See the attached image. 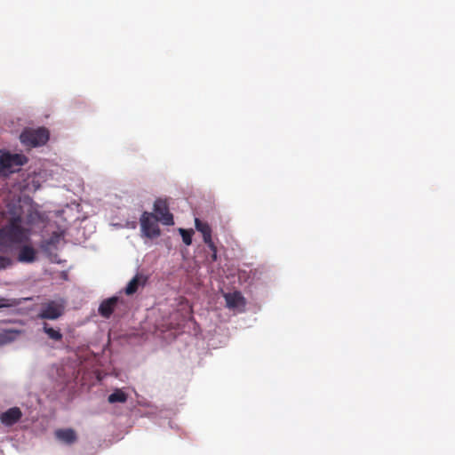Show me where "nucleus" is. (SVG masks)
I'll return each instance as SVG.
<instances>
[{
	"instance_id": "obj_14",
	"label": "nucleus",
	"mask_w": 455,
	"mask_h": 455,
	"mask_svg": "<svg viewBox=\"0 0 455 455\" xmlns=\"http://www.w3.org/2000/svg\"><path fill=\"white\" fill-rule=\"evenodd\" d=\"M20 334L17 330H5L0 333V343L6 344L13 341Z\"/></svg>"
},
{
	"instance_id": "obj_8",
	"label": "nucleus",
	"mask_w": 455,
	"mask_h": 455,
	"mask_svg": "<svg viewBox=\"0 0 455 455\" xmlns=\"http://www.w3.org/2000/svg\"><path fill=\"white\" fill-rule=\"evenodd\" d=\"M119 302L118 297H111L104 299L99 307V314L104 318H109Z\"/></svg>"
},
{
	"instance_id": "obj_11",
	"label": "nucleus",
	"mask_w": 455,
	"mask_h": 455,
	"mask_svg": "<svg viewBox=\"0 0 455 455\" xmlns=\"http://www.w3.org/2000/svg\"><path fill=\"white\" fill-rule=\"evenodd\" d=\"M36 259V251L30 245H23L19 251L18 260L23 263L34 262Z\"/></svg>"
},
{
	"instance_id": "obj_16",
	"label": "nucleus",
	"mask_w": 455,
	"mask_h": 455,
	"mask_svg": "<svg viewBox=\"0 0 455 455\" xmlns=\"http://www.w3.org/2000/svg\"><path fill=\"white\" fill-rule=\"evenodd\" d=\"M44 331L47 334L49 339H53L55 341H60L62 339V334L60 330H55L49 326L48 323H44L43 326Z\"/></svg>"
},
{
	"instance_id": "obj_6",
	"label": "nucleus",
	"mask_w": 455,
	"mask_h": 455,
	"mask_svg": "<svg viewBox=\"0 0 455 455\" xmlns=\"http://www.w3.org/2000/svg\"><path fill=\"white\" fill-rule=\"evenodd\" d=\"M63 314V307L55 301L44 304L38 317L41 319L56 320Z\"/></svg>"
},
{
	"instance_id": "obj_19",
	"label": "nucleus",
	"mask_w": 455,
	"mask_h": 455,
	"mask_svg": "<svg viewBox=\"0 0 455 455\" xmlns=\"http://www.w3.org/2000/svg\"><path fill=\"white\" fill-rule=\"evenodd\" d=\"M12 264V261L9 257L0 256V270L9 267Z\"/></svg>"
},
{
	"instance_id": "obj_3",
	"label": "nucleus",
	"mask_w": 455,
	"mask_h": 455,
	"mask_svg": "<svg viewBox=\"0 0 455 455\" xmlns=\"http://www.w3.org/2000/svg\"><path fill=\"white\" fill-rule=\"evenodd\" d=\"M20 141L25 146L37 147L45 144L49 140V132L45 128L25 130L20 134Z\"/></svg>"
},
{
	"instance_id": "obj_1",
	"label": "nucleus",
	"mask_w": 455,
	"mask_h": 455,
	"mask_svg": "<svg viewBox=\"0 0 455 455\" xmlns=\"http://www.w3.org/2000/svg\"><path fill=\"white\" fill-rule=\"evenodd\" d=\"M21 217L14 216L0 229V245L20 244L29 241L31 230L22 227Z\"/></svg>"
},
{
	"instance_id": "obj_20",
	"label": "nucleus",
	"mask_w": 455,
	"mask_h": 455,
	"mask_svg": "<svg viewBox=\"0 0 455 455\" xmlns=\"http://www.w3.org/2000/svg\"><path fill=\"white\" fill-rule=\"evenodd\" d=\"M60 235L58 233L54 232L52 235L51 238L49 239L48 244H54V243H58L60 240Z\"/></svg>"
},
{
	"instance_id": "obj_5",
	"label": "nucleus",
	"mask_w": 455,
	"mask_h": 455,
	"mask_svg": "<svg viewBox=\"0 0 455 455\" xmlns=\"http://www.w3.org/2000/svg\"><path fill=\"white\" fill-rule=\"evenodd\" d=\"M155 218L164 225L174 224L173 215L170 212L169 204L166 199L157 198L154 203Z\"/></svg>"
},
{
	"instance_id": "obj_21",
	"label": "nucleus",
	"mask_w": 455,
	"mask_h": 455,
	"mask_svg": "<svg viewBox=\"0 0 455 455\" xmlns=\"http://www.w3.org/2000/svg\"><path fill=\"white\" fill-rule=\"evenodd\" d=\"M204 243L207 244V246H208V247H209V249L212 251V252H213V251H217V247H216V245L214 244V243H213V241H212V237L210 238V242H204Z\"/></svg>"
},
{
	"instance_id": "obj_22",
	"label": "nucleus",
	"mask_w": 455,
	"mask_h": 455,
	"mask_svg": "<svg viewBox=\"0 0 455 455\" xmlns=\"http://www.w3.org/2000/svg\"><path fill=\"white\" fill-rule=\"evenodd\" d=\"M211 259H212V261H216L217 260V251L212 252Z\"/></svg>"
},
{
	"instance_id": "obj_2",
	"label": "nucleus",
	"mask_w": 455,
	"mask_h": 455,
	"mask_svg": "<svg viewBox=\"0 0 455 455\" xmlns=\"http://www.w3.org/2000/svg\"><path fill=\"white\" fill-rule=\"evenodd\" d=\"M157 222H159V220L155 218L154 213L144 212L140 219L142 235L149 239L160 236L161 230Z\"/></svg>"
},
{
	"instance_id": "obj_15",
	"label": "nucleus",
	"mask_w": 455,
	"mask_h": 455,
	"mask_svg": "<svg viewBox=\"0 0 455 455\" xmlns=\"http://www.w3.org/2000/svg\"><path fill=\"white\" fill-rule=\"evenodd\" d=\"M108 401L110 403H125L127 401V395L121 389H116L108 395Z\"/></svg>"
},
{
	"instance_id": "obj_18",
	"label": "nucleus",
	"mask_w": 455,
	"mask_h": 455,
	"mask_svg": "<svg viewBox=\"0 0 455 455\" xmlns=\"http://www.w3.org/2000/svg\"><path fill=\"white\" fill-rule=\"evenodd\" d=\"M0 302H1L0 308L14 307L19 304L16 299H4V298H0Z\"/></svg>"
},
{
	"instance_id": "obj_10",
	"label": "nucleus",
	"mask_w": 455,
	"mask_h": 455,
	"mask_svg": "<svg viewBox=\"0 0 455 455\" xmlns=\"http://www.w3.org/2000/svg\"><path fill=\"white\" fill-rule=\"evenodd\" d=\"M147 282V277L143 275L137 274L125 287L124 292L126 295H132L137 292L138 289L144 286Z\"/></svg>"
},
{
	"instance_id": "obj_7",
	"label": "nucleus",
	"mask_w": 455,
	"mask_h": 455,
	"mask_svg": "<svg viewBox=\"0 0 455 455\" xmlns=\"http://www.w3.org/2000/svg\"><path fill=\"white\" fill-rule=\"evenodd\" d=\"M23 414L19 407H12L0 415V421L5 427H12L19 422Z\"/></svg>"
},
{
	"instance_id": "obj_12",
	"label": "nucleus",
	"mask_w": 455,
	"mask_h": 455,
	"mask_svg": "<svg viewBox=\"0 0 455 455\" xmlns=\"http://www.w3.org/2000/svg\"><path fill=\"white\" fill-rule=\"evenodd\" d=\"M195 226L197 231L202 233L204 242H210L212 237V228L207 222L202 221L200 219H195Z\"/></svg>"
},
{
	"instance_id": "obj_9",
	"label": "nucleus",
	"mask_w": 455,
	"mask_h": 455,
	"mask_svg": "<svg viewBox=\"0 0 455 455\" xmlns=\"http://www.w3.org/2000/svg\"><path fill=\"white\" fill-rule=\"evenodd\" d=\"M54 435L60 442L71 445L77 441L76 432L72 428H60L55 430Z\"/></svg>"
},
{
	"instance_id": "obj_13",
	"label": "nucleus",
	"mask_w": 455,
	"mask_h": 455,
	"mask_svg": "<svg viewBox=\"0 0 455 455\" xmlns=\"http://www.w3.org/2000/svg\"><path fill=\"white\" fill-rule=\"evenodd\" d=\"M224 297L229 308H235L243 304V297L239 291L227 293Z\"/></svg>"
},
{
	"instance_id": "obj_17",
	"label": "nucleus",
	"mask_w": 455,
	"mask_h": 455,
	"mask_svg": "<svg viewBox=\"0 0 455 455\" xmlns=\"http://www.w3.org/2000/svg\"><path fill=\"white\" fill-rule=\"evenodd\" d=\"M180 234L181 235L182 241L186 245L192 243V235L194 231L192 229L180 228Z\"/></svg>"
},
{
	"instance_id": "obj_4",
	"label": "nucleus",
	"mask_w": 455,
	"mask_h": 455,
	"mask_svg": "<svg viewBox=\"0 0 455 455\" xmlns=\"http://www.w3.org/2000/svg\"><path fill=\"white\" fill-rule=\"evenodd\" d=\"M27 162L28 158L23 155L0 151V172H14L15 168L24 165Z\"/></svg>"
}]
</instances>
